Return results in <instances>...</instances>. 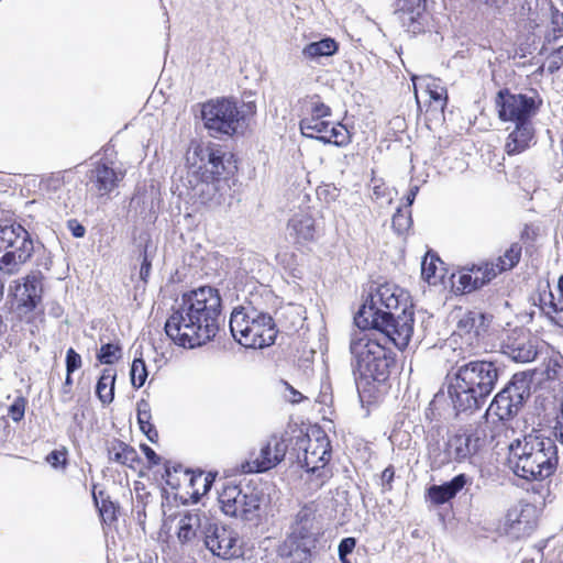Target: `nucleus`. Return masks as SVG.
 Returning a JSON list of instances; mask_svg holds the SVG:
<instances>
[{
	"label": "nucleus",
	"instance_id": "nucleus-59",
	"mask_svg": "<svg viewBox=\"0 0 563 563\" xmlns=\"http://www.w3.org/2000/svg\"><path fill=\"white\" fill-rule=\"evenodd\" d=\"M3 291H4V284L3 282L0 279V300L2 299L3 297Z\"/></svg>",
	"mask_w": 563,
	"mask_h": 563
},
{
	"label": "nucleus",
	"instance_id": "nucleus-40",
	"mask_svg": "<svg viewBox=\"0 0 563 563\" xmlns=\"http://www.w3.org/2000/svg\"><path fill=\"white\" fill-rule=\"evenodd\" d=\"M97 357L102 364H113L117 360L121 357V347L117 344L107 343L100 347Z\"/></svg>",
	"mask_w": 563,
	"mask_h": 563
},
{
	"label": "nucleus",
	"instance_id": "nucleus-32",
	"mask_svg": "<svg viewBox=\"0 0 563 563\" xmlns=\"http://www.w3.org/2000/svg\"><path fill=\"white\" fill-rule=\"evenodd\" d=\"M151 407L147 401L141 400L137 402V423L141 431L146 438L155 443L158 440V432L155 427L151 423Z\"/></svg>",
	"mask_w": 563,
	"mask_h": 563
},
{
	"label": "nucleus",
	"instance_id": "nucleus-5",
	"mask_svg": "<svg viewBox=\"0 0 563 563\" xmlns=\"http://www.w3.org/2000/svg\"><path fill=\"white\" fill-rule=\"evenodd\" d=\"M352 369L355 385L361 398L366 394L372 396L375 383H385L389 375L395 357L380 339L363 331L352 334L350 341Z\"/></svg>",
	"mask_w": 563,
	"mask_h": 563
},
{
	"label": "nucleus",
	"instance_id": "nucleus-39",
	"mask_svg": "<svg viewBox=\"0 0 563 563\" xmlns=\"http://www.w3.org/2000/svg\"><path fill=\"white\" fill-rule=\"evenodd\" d=\"M411 212L408 209L398 208L391 219L393 229L398 234H404L411 227Z\"/></svg>",
	"mask_w": 563,
	"mask_h": 563
},
{
	"label": "nucleus",
	"instance_id": "nucleus-20",
	"mask_svg": "<svg viewBox=\"0 0 563 563\" xmlns=\"http://www.w3.org/2000/svg\"><path fill=\"white\" fill-rule=\"evenodd\" d=\"M124 173L115 169L104 162H100L91 170L90 190L98 197L109 196L123 180Z\"/></svg>",
	"mask_w": 563,
	"mask_h": 563
},
{
	"label": "nucleus",
	"instance_id": "nucleus-44",
	"mask_svg": "<svg viewBox=\"0 0 563 563\" xmlns=\"http://www.w3.org/2000/svg\"><path fill=\"white\" fill-rule=\"evenodd\" d=\"M356 545V540L352 537H347L341 540L339 544V559L347 558L351 554Z\"/></svg>",
	"mask_w": 563,
	"mask_h": 563
},
{
	"label": "nucleus",
	"instance_id": "nucleus-13",
	"mask_svg": "<svg viewBox=\"0 0 563 563\" xmlns=\"http://www.w3.org/2000/svg\"><path fill=\"white\" fill-rule=\"evenodd\" d=\"M487 327V317L481 311L470 310L460 313L454 334L459 335L465 343V347H461L463 360L476 353L479 347V340L486 332Z\"/></svg>",
	"mask_w": 563,
	"mask_h": 563
},
{
	"label": "nucleus",
	"instance_id": "nucleus-57",
	"mask_svg": "<svg viewBox=\"0 0 563 563\" xmlns=\"http://www.w3.org/2000/svg\"><path fill=\"white\" fill-rule=\"evenodd\" d=\"M560 65H561L560 63H558L556 60L552 59L549 68H550L551 71H553L554 69H559Z\"/></svg>",
	"mask_w": 563,
	"mask_h": 563
},
{
	"label": "nucleus",
	"instance_id": "nucleus-28",
	"mask_svg": "<svg viewBox=\"0 0 563 563\" xmlns=\"http://www.w3.org/2000/svg\"><path fill=\"white\" fill-rule=\"evenodd\" d=\"M108 456L110 461L129 467H134V464L139 462L135 449L119 440L110 442Z\"/></svg>",
	"mask_w": 563,
	"mask_h": 563
},
{
	"label": "nucleus",
	"instance_id": "nucleus-14",
	"mask_svg": "<svg viewBox=\"0 0 563 563\" xmlns=\"http://www.w3.org/2000/svg\"><path fill=\"white\" fill-rule=\"evenodd\" d=\"M496 107L501 121L512 123L531 121L537 107L534 99L522 93H511L500 90L496 98Z\"/></svg>",
	"mask_w": 563,
	"mask_h": 563
},
{
	"label": "nucleus",
	"instance_id": "nucleus-47",
	"mask_svg": "<svg viewBox=\"0 0 563 563\" xmlns=\"http://www.w3.org/2000/svg\"><path fill=\"white\" fill-rule=\"evenodd\" d=\"M73 385L71 374L66 373L65 382L62 386V400L67 401L70 399V388Z\"/></svg>",
	"mask_w": 563,
	"mask_h": 563
},
{
	"label": "nucleus",
	"instance_id": "nucleus-35",
	"mask_svg": "<svg viewBox=\"0 0 563 563\" xmlns=\"http://www.w3.org/2000/svg\"><path fill=\"white\" fill-rule=\"evenodd\" d=\"M474 277L478 288L483 287L498 275V268H495L490 262H485L473 267Z\"/></svg>",
	"mask_w": 563,
	"mask_h": 563
},
{
	"label": "nucleus",
	"instance_id": "nucleus-2",
	"mask_svg": "<svg viewBox=\"0 0 563 563\" xmlns=\"http://www.w3.org/2000/svg\"><path fill=\"white\" fill-rule=\"evenodd\" d=\"M415 313L402 289L393 284L379 285L356 313L360 329H376L399 350L408 346L415 325Z\"/></svg>",
	"mask_w": 563,
	"mask_h": 563
},
{
	"label": "nucleus",
	"instance_id": "nucleus-52",
	"mask_svg": "<svg viewBox=\"0 0 563 563\" xmlns=\"http://www.w3.org/2000/svg\"><path fill=\"white\" fill-rule=\"evenodd\" d=\"M394 475H395V472H394L393 466H388L384 470V472L382 474V478H383V481L390 483L394 478Z\"/></svg>",
	"mask_w": 563,
	"mask_h": 563
},
{
	"label": "nucleus",
	"instance_id": "nucleus-26",
	"mask_svg": "<svg viewBox=\"0 0 563 563\" xmlns=\"http://www.w3.org/2000/svg\"><path fill=\"white\" fill-rule=\"evenodd\" d=\"M559 301L554 300L551 291L540 296L542 311L558 325L563 327V275L558 280Z\"/></svg>",
	"mask_w": 563,
	"mask_h": 563
},
{
	"label": "nucleus",
	"instance_id": "nucleus-38",
	"mask_svg": "<svg viewBox=\"0 0 563 563\" xmlns=\"http://www.w3.org/2000/svg\"><path fill=\"white\" fill-rule=\"evenodd\" d=\"M147 368L142 357H135L132 362L130 376L131 383L135 388H141L147 378Z\"/></svg>",
	"mask_w": 563,
	"mask_h": 563
},
{
	"label": "nucleus",
	"instance_id": "nucleus-55",
	"mask_svg": "<svg viewBox=\"0 0 563 563\" xmlns=\"http://www.w3.org/2000/svg\"><path fill=\"white\" fill-rule=\"evenodd\" d=\"M419 191V186L418 185H412L409 189V195H411V199H415L417 194Z\"/></svg>",
	"mask_w": 563,
	"mask_h": 563
},
{
	"label": "nucleus",
	"instance_id": "nucleus-15",
	"mask_svg": "<svg viewBox=\"0 0 563 563\" xmlns=\"http://www.w3.org/2000/svg\"><path fill=\"white\" fill-rule=\"evenodd\" d=\"M42 291L41 278L35 274L13 282L10 294L13 296L15 310L21 319L35 310L41 302Z\"/></svg>",
	"mask_w": 563,
	"mask_h": 563
},
{
	"label": "nucleus",
	"instance_id": "nucleus-16",
	"mask_svg": "<svg viewBox=\"0 0 563 563\" xmlns=\"http://www.w3.org/2000/svg\"><path fill=\"white\" fill-rule=\"evenodd\" d=\"M303 115L299 122L300 132L303 136L314 139L321 132H328L332 111L319 96L307 97L303 101Z\"/></svg>",
	"mask_w": 563,
	"mask_h": 563
},
{
	"label": "nucleus",
	"instance_id": "nucleus-49",
	"mask_svg": "<svg viewBox=\"0 0 563 563\" xmlns=\"http://www.w3.org/2000/svg\"><path fill=\"white\" fill-rule=\"evenodd\" d=\"M68 228L75 238H82L86 233L85 227L78 223L76 220H70L68 222Z\"/></svg>",
	"mask_w": 563,
	"mask_h": 563
},
{
	"label": "nucleus",
	"instance_id": "nucleus-51",
	"mask_svg": "<svg viewBox=\"0 0 563 563\" xmlns=\"http://www.w3.org/2000/svg\"><path fill=\"white\" fill-rule=\"evenodd\" d=\"M555 437L563 443V420L559 419L554 427Z\"/></svg>",
	"mask_w": 563,
	"mask_h": 563
},
{
	"label": "nucleus",
	"instance_id": "nucleus-9",
	"mask_svg": "<svg viewBox=\"0 0 563 563\" xmlns=\"http://www.w3.org/2000/svg\"><path fill=\"white\" fill-rule=\"evenodd\" d=\"M264 500L262 489L250 484L224 483L219 490L218 501L227 516L252 521L260 517Z\"/></svg>",
	"mask_w": 563,
	"mask_h": 563
},
{
	"label": "nucleus",
	"instance_id": "nucleus-63",
	"mask_svg": "<svg viewBox=\"0 0 563 563\" xmlns=\"http://www.w3.org/2000/svg\"><path fill=\"white\" fill-rule=\"evenodd\" d=\"M4 422H5V421H4V419H1V420H0V427H1Z\"/></svg>",
	"mask_w": 563,
	"mask_h": 563
},
{
	"label": "nucleus",
	"instance_id": "nucleus-18",
	"mask_svg": "<svg viewBox=\"0 0 563 563\" xmlns=\"http://www.w3.org/2000/svg\"><path fill=\"white\" fill-rule=\"evenodd\" d=\"M287 445L277 437H272L261 448L254 459L242 465L244 473H263L277 466L285 457Z\"/></svg>",
	"mask_w": 563,
	"mask_h": 563
},
{
	"label": "nucleus",
	"instance_id": "nucleus-22",
	"mask_svg": "<svg viewBox=\"0 0 563 563\" xmlns=\"http://www.w3.org/2000/svg\"><path fill=\"white\" fill-rule=\"evenodd\" d=\"M514 129L509 132L505 151L508 155H516L528 150L534 142V128L532 121L514 123Z\"/></svg>",
	"mask_w": 563,
	"mask_h": 563
},
{
	"label": "nucleus",
	"instance_id": "nucleus-4",
	"mask_svg": "<svg viewBox=\"0 0 563 563\" xmlns=\"http://www.w3.org/2000/svg\"><path fill=\"white\" fill-rule=\"evenodd\" d=\"M500 368L495 362L471 360L456 365L450 376L448 394L457 413L479 409L496 387Z\"/></svg>",
	"mask_w": 563,
	"mask_h": 563
},
{
	"label": "nucleus",
	"instance_id": "nucleus-31",
	"mask_svg": "<svg viewBox=\"0 0 563 563\" xmlns=\"http://www.w3.org/2000/svg\"><path fill=\"white\" fill-rule=\"evenodd\" d=\"M314 139L336 146H345L351 142L349 130L341 123L333 124L331 122L328 132H321Z\"/></svg>",
	"mask_w": 563,
	"mask_h": 563
},
{
	"label": "nucleus",
	"instance_id": "nucleus-58",
	"mask_svg": "<svg viewBox=\"0 0 563 563\" xmlns=\"http://www.w3.org/2000/svg\"><path fill=\"white\" fill-rule=\"evenodd\" d=\"M406 201H407V207H410L413 203L415 199H411V195L408 194L406 197Z\"/></svg>",
	"mask_w": 563,
	"mask_h": 563
},
{
	"label": "nucleus",
	"instance_id": "nucleus-12",
	"mask_svg": "<svg viewBox=\"0 0 563 563\" xmlns=\"http://www.w3.org/2000/svg\"><path fill=\"white\" fill-rule=\"evenodd\" d=\"M201 115L212 136L233 135L240 126L241 117L236 103L228 99L206 102Z\"/></svg>",
	"mask_w": 563,
	"mask_h": 563
},
{
	"label": "nucleus",
	"instance_id": "nucleus-60",
	"mask_svg": "<svg viewBox=\"0 0 563 563\" xmlns=\"http://www.w3.org/2000/svg\"><path fill=\"white\" fill-rule=\"evenodd\" d=\"M341 563H351L350 560L347 558H344V559H340Z\"/></svg>",
	"mask_w": 563,
	"mask_h": 563
},
{
	"label": "nucleus",
	"instance_id": "nucleus-36",
	"mask_svg": "<svg viewBox=\"0 0 563 563\" xmlns=\"http://www.w3.org/2000/svg\"><path fill=\"white\" fill-rule=\"evenodd\" d=\"M198 521L197 516H185L179 520L178 539L181 542H187L195 538Z\"/></svg>",
	"mask_w": 563,
	"mask_h": 563
},
{
	"label": "nucleus",
	"instance_id": "nucleus-41",
	"mask_svg": "<svg viewBox=\"0 0 563 563\" xmlns=\"http://www.w3.org/2000/svg\"><path fill=\"white\" fill-rule=\"evenodd\" d=\"M45 461L53 468H63L65 470L67 466V450L65 448L59 450H54L45 457Z\"/></svg>",
	"mask_w": 563,
	"mask_h": 563
},
{
	"label": "nucleus",
	"instance_id": "nucleus-21",
	"mask_svg": "<svg viewBox=\"0 0 563 563\" xmlns=\"http://www.w3.org/2000/svg\"><path fill=\"white\" fill-rule=\"evenodd\" d=\"M288 235L297 244H306L314 240L316 223L312 214L308 210L296 212L287 224Z\"/></svg>",
	"mask_w": 563,
	"mask_h": 563
},
{
	"label": "nucleus",
	"instance_id": "nucleus-1",
	"mask_svg": "<svg viewBox=\"0 0 563 563\" xmlns=\"http://www.w3.org/2000/svg\"><path fill=\"white\" fill-rule=\"evenodd\" d=\"M222 299L217 288L201 286L183 294L165 323L167 336L177 345L195 349L217 335Z\"/></svg>",
	"mask_w": 563,
	"mask_h": 563
},
{
	"label": "nucleus",
	"instance_id": "nucleus-61",
	"mask_svg": "<svg viewBox=\"0 0 563 563\" xmlns=\"http://www.w3.org/2000/svg\"><path fill=\"white\" fill-rule=\"evenodd\" d=\"M294 397H297V395H300L298 391L294 390Z\"/></svg>",
	"mask_w": 563,
	"mask_h": 563
},
{
	"label": "nucleus",
	"instance_id": "nucleus-7",
	"mask_svg": "<svg viewBox=\"0 0 563 563\" xmlns=\"http://www.w3.org/2000/svg\"><path fill=\"white\" fill-rule=\"evenodd\" d=\"M230 331L236 342L247 349H264L272 345L278 332L272 316L252 306L233 309Z\"/></svg>",
	"mask_w": 563,
	"mask_h": 563
},
{
	"label": "nucleus",
	"instance_id": "nucleus-27",
	"mask_svg": "<svg viewBox=\"0 0 563 563\" xmlns=\"http://www.w3.org/2000/svg\"><path fill=\"white\" fill-rule=\"evenodd\" d=\"M415 93L417 95V88H424L428 92L431 100L441 103V108H443L448 100V91L446 88L442 85L440 79L432 78L429 76L426 77H417L412 78Z\"/></svg>",
	"mask_w": 563,
	"mask_h": 563
},
{
	"label": "nucleus",
	"instance_id": "nucleus-17",
	"mask_svg": "<svg viewBox=\"0 0 563 563\" xmlns=\"http://www.w3.org/2000/svg\"><path fill=\"white\" fill-rule=\"evenodd\" d=\"M538 523V508L529 503H519L506 514L504 532L512 539L528 537Z\"/></svg>",
	"mask_w": 563,
	"mask_h": 563
},
{
	"label": "nucleus",
	"instance_id": "nucleus-30",
	"mask_svg": "<svg viewBox=\"0 0 563 563\" xmlns=\"http://www.w3.org/2000/svg\"><path fill=\"white\" fill-rule=\"evenodd\" d=\"M338 51V43L330 37L307 44L302 49L305 58L318 59L320 57L332 56Z\"/></svg>",
	"mask_w": 563,
	"mask_h": 563
},
{
	"label": "nucleus",
	"instance_id": "nucleus-10",
	"mask_svg": "<svg viewBox=\"0 0 563 563\" xmlns=\"http://www.w3.org/2000/svg\"><path fill=\"white\" fill-rule=\"evenodd\" d=\"M298 464L316 477V487H321L331 477L327 466L331 457L330 440L321 431L313 432L297 440Z\"/></svg>",
	"mask_w": 563,
	"mask_h": 563
},
{
	"label": "nucleus",
	"instance_id": "nucleus-43",
	"mask_svg": "<svg viewBox=\"0 0 563 563\" xmlns=\"http://www.w3.org/2000/svg\"><path fill=\"white\" fill-rule=\"evenodd\" d=\"M82 365L81 356L73 349L69 347L66 352V373L73 374Z\"/></svg>",
	"mask_w": 563,
	"mask_h": 563
},
{
	"label": "nucleus",
	"instance_id": "nucleus-62",
	"mask_svg": "<svg viewBox=\"0 0 563 563\" xmlns=\"http://www.w3.org/2000/svg\"><path fill=\"white\" fill-rule=\"evenodd\" d=\"M294 397H297V395H300L298 391L294 390Z\"/></svg>",
	"mask_w": 563,
	"mask_h": 563
},
{
	"label": "nucleus",
	"instance_id": "nucleus-54",
	"mask_svg": "<svg viewBox=\"0 0 563 563\" xmlns=\"http://www.w3.org/2000/svg\"><path fill=\"white\" fill-rule=\"evenodd\" d=\"M374 196L378 199L384 196V188L380 186H375L373 190Z\"/></svg>",
	"mask_w": 563,
	"mask_h": 563
},
{
	"label": "nucleus",
	"instance_id": "nucleus-25",
	"mask_svg": "<svg viewBox=\"0 0 563 563\" xmlns=\"http://www.w3.org/2000/svg\"><path fill=\"white\" fill-rule=\"evenodd\" d=\"M503 352L517 363H528L536 358L538 352L534 344L527 338L508 339L503 345Z\"/></svg>",
	"mask_w": 563,
	"mask_h": 563
},
{
	"label": "nucleus",
	"instance_id": "nucleus-6",
	"mask_svg": "<svg viewBox=\"0 0 563 563\" xmlns=\"http://www.w3.org/2000/svg\"><path fill=\"white\" fill-rule=\"evenodd\" d=\"M509 465L514 473L527 481L550 477L558 467V448L554 441L539 433H530L522 440L508 444Z\"/></svg>",
	"mask_w": 563,
	"mask_h": 563
},
{
	"label": "nucleus",
	"instance_id": "nucleus-50",
	"mask_svg": "<svg viewBox=\"0 0 563 563\" xmlns=\"http://www.w3.org/2000/svg\"><path fill=\"white\" fill-rule=\"evenodd\" d=\"M553 31L563 33V13H554L552 16Z\"/></svg>",
	"mask_w": 563,
	"mask_h": 563
},
{
	"label": "nucleus",
	"instance_id": "nucleus-19",
	"mask_svg": "<svg viewBox=\"0 0 563 563\" xmlns=\"http://www.w3.org/2000/svg\"><path fill=\"white\" fill-rule=\"evenodd\" d=\"M208 550L222 559H231L240 555L238 547V533L224 526L210 527L205 539Z\"/></svg>",
	"mask_w": 563,
	"mask_h": 563
},
{
	"label": "nucleus",
	"instance_id": "nucleus-34",
	"mask_svg": "<svg viewBox=\"0 0 563 563\" xmlns=\"http://www.w3.org/2000/svg\"><path fill=\"white\" fill-rule=\"evenodd\" d=\"M443 262L434 254L428 253L421 263V275L429 284H437L442 278Z\"/></svg>",
	"mask_w": 563,
	"mask_h": 563
},
{
	"label": "nucleus",
	"instance_id": "nucleus-29",
	"mask_svg": "<svg viewBox=\"0 0 563 563\" xmlns=\"http://www.w3.org/2000/svg\"><path fill=\"white\" fill-rule=\"evenodd\" d=\"M117 373L113 368H104L96 386V395L103 405H109L114 398Z\"/></svg>",
	"mask_w": 563,
	"mask_h": 563
},
{
	"label": "nucleus",
	"instance_id": "nucleus-3",
	"mask_svg": "<svg viewBox=\"0 0 563 563\" xmlns=\"http://www.w3.org/2000/svg\"><path fill=\"white\" fill-rule=\"evenodd\" d=\"M225 152L216 144L194 142L186 154V176L184 169L179 174L180 185H177L179 195H187L199 199L202 203L212 200L218 186L216 180L227 169Z\"/></svg>",
	"mask_w": 563,
	"mask_h": 563
},
{
	"label": "nucleus",
	"instance_id": "nucleus-8",
	"mask_svg": "<svg viewBox=\"0 0 563 563\" xmlns=\"http://www.w3.org/2000/svg\"><path fill=\"white\" fill-rule=\"evenodd\" d=\"M529 395L530 387L527 376L525 374L514 375L511 382L495 396L484 415L486 428L489 429L488 432L483 430L484 438L489 437L494 441L507 431L506 421L519 412Z\"/></svg>",
	"mask_w": 563,
	"mask_h": 563
},
{
	"label": "nucleus",
	"instance_id": "nucleus-53",
	"mask_svg": "<svg viewBox=\"0 0 563 563\" xmlns=\"http://www.w3.org/2000/svg\"><path fill=\"white\" fill-rule=\"evenodd\" d=\"M553 60H556L558 63H563V45L556 48L552 54Z\"/></svg>",
	"mask_w": 563,
	"mask_h": 563
},
{
	"label": "nucleus",
	"instance_id": "nucleus-45",
	"mask_svg": "<svg viewBox=\"0 0 563 563\" xmlns=\"http://www.w3.org/2000/svg\"><path fill=\"white\" fill-rule=\"evenodd\" d=\"M100 515L104 522H112L117 519L115 506L112 501H103L100 508Z\"/></svg>",
	"mask_w": 563,
	"mask_h": 563
},
{
	"label": "nucleus",
	"instance_id": "nucleus-37",
	"mask_svg": "<svg viewBox=\"0 0 563 563\" xmlns=\"http://www.w3.org/2000/svg\"><path fill=\"white\" fill-rule=\"evenodd\" d=\"M476 278L474 277L473 268L463 269L457 276V280L453 282L457 291L463 294L472 292L478 289Z\"/></svg>",
	"mask_w": 563,
	"mask_h": 563
},
{
	"label": "nucleus",
	"instance_id": "nucleus-24",
	"mask_svg": "<svg viewBox=\"0 0 563 563\" xmlns=\"http://www.w3.org/2000/svg\"><path fill=\"white\" fill-rule=\"evenodd\" d=\"M470 482L465 474H459L442 485H432L428 489L430 500L435 505H442L454 498Z\"/></svg>",
	"mask_w": 563,
	"mask_h": 563
},
{
	"label": "nucleus",
	"instance_id": "nucleus-46",
	"mask_svg": "<svg viewBox=\"0 0 563 563\" xmlns=\"http://www.w3.org/2000/svg\"><path fill=\"white\" fill-rule=\"evenodd\" d=\"M150 272H151V262L147 258V251L145 249L144 254H143V262H142L141 269H140L141 279L146 282V278L148 277Z\"/></svg>",
	"mask_w": 563,
	"mask_h": 563
},
{
	"label": "nucleus",
	"instance_id": "nucleus-33",
	"mask_svg": "<svg viewBox=\"0 0 563 563\" xmlns=\"http://www.w3.org/2000/svg\"><path fill=\"white\" fill-rule=\"evenodd\" d=\"M522 247L519 243H514L507 249L504 255L497 257L490 263L498 268V274L514 268L520 261Z\"/></svg>",
	"mask_w": 563,
	"mask_h": 563
},
{
	"label": "nucleus",
	"instance_id": "nucleus-11",
	"mask_svg": "<svg viewBox=\"0 0 563 563\" xmlns=\"http://www.w3.org/2000/svg\"><path fill=\"white\" fill-rule=\"evenodd\" d=\"M34 252L30 233L18 223L0 227V271L12 275L19 272Z\"/></svg>",
	"mask_w": 563,
	"mask_h": 563
},
{
	"label": "nucleus",
	"instance_id": "nucleus-48",
	"mask_svg": "<svg viewBox=\"0 0 563 563\" xmlns=\"http://www.w3.org/2000/svg\"><path fill=\"white\" fill-rule=\"evenodd\" d=\"M141 449L143 451V453L145 454L146 459L148 460L150 463L154 464V465H157L159 464V456L155 453V451L150 448L148 445L146 444H142L141 445Z\"/></svg>",
	"mask_w": 563,
	"mask_h": 563
},
{
	"label": "nucleus",
	"instance_id": "nucleus-56",
	"mask_svg": "<svg viewBox=\"0 0 563 563\" xmlns=\"http://www.w3.org/2000/svg\"><path fill=\"white\" fill-rule=\"evenodd\" d=\"M7 331V324L0 316V335Z\"/></svg>",
	"mask_w": 563,
	"mask_h": 563
},
{
	"label": "nucleus",
	"instance_id": "nucleus-23",
	"mask_svg": "<svg viewBox=\"0 0 563 563\" xmlns=\"http://www.w3.org/2000/svg\"><path fill=\"white\" fill-rule=\"evenodd\" d=\"M481 446V438L472 434H456L448 442V455L455 461H464L475 454Z\"/></svg>",
	"mask_w": 563,
	"mask_h": 563
},
{
	"label": "nucleus",
	"instance_id": "nucleus-42",
	"mask_svg": "<svg viewBox=\"0 0 563 563\" xmlns=\"http://www.w3.org/2000/svg\"><path fill=\"white\" fill-rule=\"evenodd\" d=\"M26 400L23 397H16L8 408V416L14 421L19 422L23 419L25 413Z\"/></svg>",
	"mask_w": 563,
	"mask_h": 563
}]
</instances>
